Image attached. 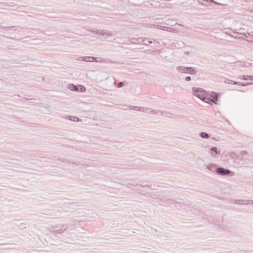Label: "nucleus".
Here are the masks:
<instances>
[{
    "label": "nucleus",
    "instance_id": "1",
    "mask_svg": "<svg viewBox=\"0 0 253 253\" xmlns=\"http://www.w3.org/2000/svg\"><path fill=\"white\" fill-rule=\"evenodd\" d=\"M68 226L65 223L54 224L50 225L48 228L49 231L55 234H61L67 229Z\"/></svg>",
    "mask_w": 253,
    "mask_h": 253
},
{
    "label": "nucleus",
    "instance_id": "2",
    "mask_svg": "<svg viewBox=\"0 0 253 253\" xmlns=\"http://www.w3.org/2000/svg\"><path fill=\"white\" fill-rule=\"evenodd\" d=\"M193 91L194 92V95L199 98L201 100L205 102H208V100H210V99L205 96V91L202 90L201 88H197L194 87Z\"/></svg>",
    "mask_w": 253,
    "mask_h": 253
},
{
    "label": "nucleus",
    "instance_id": "3",
    "mask_svg": "<svg viewBox=\"0 0 253 253\" xmlns=\"http://www.w3.org/2000/svg\"><path fill=\"white\" fill-rule=\"evenodd\" d=\"M177 70L181 73H187L192 75H195L197 73V71L192 67L178 66L177 67Z\"/></svg>",
    "mask_w": 253,
    "mask_h": 253
},
{
    "label": "nucleus",
    "instance_id": "4",
    "mask_svg": "<svg viewBox=\"0 0 253 253\" xmlns=\"http://www.w3.org/2000/svg\"><path fill=\"white\" fill-rule=\"evenodd\" d=\"M231 172L230 170L223 168H218L216 170V173L220 175H226L230 174Z\"/></svg>",
    "mask_w": 253,
    "mask_h": 253
},
{
    "label": "nucleus",
    "instance_id": "5",
    "mask_svg": "<svg viewBox=\"0 0 253 253\" xmlns=\"http://www.w3.org/2000/svg\"><path fill=\"white\" fill-rule=\"evenodd\" d=\"M218 168H216V165L214 164H210L207 166V169L212 172L215 171Z\"/></svg>",
    "mask_w": 253,
    "mask_h": 253
},
{
    "label": "nucleus",
    "instance_id": "6",
    "mask_svg": "<svg viewBox=\"0 0 253 253\" xmlns=\"http://www.w3.org/2000/svg\"><path fill=\"white\" fill-rule=\"evenodd\" d=\"M146 40V39L143 40L142 38H132V39H130V42L133 43L137 44V43H141L142 42H145Z\"/></svg>",
    "mask_w": 253,
    "mask_h": 253
},
{
    "label": "nucleus",
    "instance_id": "7",
    "mask_svg": "<svg viewBox=\"0 0 253 253\" xmlns=\"http://www.w3.org/2000/svg\"><path fill=\"white\" fill-rule=\"evenodd\" d=\"M149 110H150L149 108L143 107V108H142L141 112H145L147 113H150L151 112L152 113H161V114H163V113L160 110L157 111L156 112H155L154 110H152V111L150 112Z\"/></svg>",
    "mask_w": 253,
    "mask_h": 253
},
{
    "label": "nucleus",
    "instance_id": "8",
    "mask_svg": "<svg viewBox=\"0 0 253 253\" xmlns=\"http://www.w3.org/2000/svg\"><path fill=\"white\" fill-rule=\"evenodd\" d=\"M214 94H212L211 95L212 99H210V100H209L210 102H212L215 104H216V101H217L218 95L215 93H213Z\"/></svg>",
    "mask_w": 253,
    "mask_h": 253
},
{
    "label": "nucleus",
    "instance_id": "9",
    "mask_svg": "<svg viewBox=\"0 0 253 253\" xmlns=\"http://www.w3.org/2000/svg\"><path fill=\"white\" fill-rule=\"evenodd\" d=\"M249 200H238L235 201V203L238 205H242V204H250V203H248Z\"/></svg>",
    "mask_w": 253,
    "mask_h": 253
},
{
    "label": "nucleus",
    "instance_id": "10",
    "mask_svg": "<svg viewBox=\"0 0 253 253\" xmlns=\"http://www.w3.org/2000/svg\"><path fill=\"white\" fill-rule=\"evenodd\" d=\"M94 60H95L96 62H98L97 60L95 59V57L92 56H85L84 57V58L83 59L84 61L86 62H91Z\"/></svg>",
    "mask_w": 253,
    "mask_h": 253
},
{
    "label": "nucleus",
    "instance_id": "11",
    "mask_svg": "<svg viewBox=\"0 0 253 253\" xmlns=\"http://www.w3.org/2000/svg\"><path fill=\"white\" fill-rule=\"evenodd\" d=\"M211 150L212 151V155L214 157L220 153V151H218L217 148L215 147H213Z\"/></svg>",
    "mask_w": 253,
    "mask_h": 253
},
{
    "label": "nucleus",
    "instance_id": "12",
    "mask_svg": "<svg viewBox=\"0 0 253 253\" xmlns=\"http://www.w3.org/2000/svg\"><path fill=\"white\" fill-rule=\"evenodd\" d=\"M246 37V40L248 42H252L253 41V36L251 35L249 33H247L245 35Z\"/></svg>",
    "mask_w": 253,
    "mask_h": 253
},
{
    "label": "nucleus",
    "instance_id": "13",
    "mask_svg": "<svg viewBox=\"0 0 253 253\" xmlns=\"http://www.w3.org/2000/svg\"><path fill=\"white\" fill-rule=\"evenodd\" d=\"M241 66L244 67H249L250 66L253 67V63H249L248 62H244L242 63Z\"/></svg>",
    "mask_w": 253,
    "mask_h": 253
},
{
    "label": "nucleus",
    "instance_id": "14",
    "mask_svg": "<svg viewBox=\"0 0 253 253\" xmlns=\"http://www.w3.org/2000/svg\"><path fill=\"white\" fill-rule=\"evenodd\" d=\"M243 78V79L245 80H250L252 81H253V76H249V75H242V76ZM241 79H242V77H240Z\"/></svg>",
    "mask_w": 253,
    "mask_h": 253
},
{
    "label": "nucleus",
    "instance_id": "15",
    "mask_svg": "<svg viewBox=\"0 0 253 253\" xmlns=\"http://www.w3.org/2000/svg\"><path fill=\"white\" fill-rule=\"evenodd\" d=\"M69 88L72 91H78L79 90L78 87L74 84H70L69 86Z\"/></svg>",
    "mask_w": 253,
    "mask_h": 253
},
{
    "label": "nucleus",
    "instance_id": "16",
    "mask_svg": "<svg viewBox=\"0 0 253 253\" xmlns=\"http://www.w3.org/2000/svg\"><path fill=\"white\" fill-rule=\"evenodd\" d=\"M200 136L203 138H208L210 137L209 134L204 132L200 133Z\"/></svg>",
    "mask_w": 253,
    "mask_h": 253
},
{
    "label": "nucleus",
    "instance_id": "17",
    "mask_svg": "<svg viewBox=\"0 0 253 253\" xmlns=\"http://www.w3.org/2000/svg\"><path fill=\"white\" fill-rule=\"evenodd\" d=\"M111 35V34L109 33H107L106 30H102L100 31V36H106Z\"/></svg>",
    "mask_w": 253,
    "mask_h": 253
},
{
    "label": "nucleus",
    "instance_id": "18",
    "mask_svg": "<svg viewBox=\"0 0 253 253\" xmlns=\"http://www.w3.org/2000/svg\"><path fill=\"white\" fill-rule=\"evenodd\" d=\"M16 27L15 26H11V27H4V28L5 29V30H15L16 29L15 28Z\"/></svg>",
    "mask_w": 253,
    "mask_h": 253
},
{
    "label": "nucleus",
    "instance_id": "19",
    "mask_svg": "<svg viewBox=\"0 0 253 253\" xmlns=\"http://www.w3.org/2000/svg\"><path fill=\"white\" fill-rule=\"evenodd\" d=\"M235 81H233L232 80H229V79H226L224 81V82L226 84H233V83Z\"/></svg>",
    "mask_w": 253,
    "mask_h": 253
},
{
    "label": "nucleus",
    "instance_id": "20",
    "mask_svg": "<svg viewBox=\"0 0 253 253\" xmlns=\"http://www.w3.org/2000/svg\"><path fill=\"white\" fill-rule=\"evenodd\" d=\"M202 0L204 1L208 2L209 3H214L216 4H218V3L217 2H215L213 0Z\"/></svg>",
    "mask_w": 253,
    "mask_h": 253
},
{
    "label": "nucleus",
    "instance_id": "21",
    "mask_svg": "<svg viewBox=\"0 0 253 253\" xmlns=\"http://www.w3.org/2000/svg\"><path fill=\"white\" fill-rule=\"evenodd\" d=\"M77 119V120H79V118L77 117H73V116H70V120L73 121L74 122H76V121L75 119Z\"/></svg>",
    "mask_w": 253,
    "mask_h": 253
},
{
    "label": "nucleus",
    "instance_id": "22",
    "mask_svg": "<svg viewBox=\"0 0 253 253\" xmlns=\"http://www.w3.org/2000/svg\"><path fill=\"white\" fill-rule=\"evenodd\" d=\"M247 152L246 151H243L241 152V155L242 157H245L247 154Z\"/></svg>",
    "mask_w": 253,
    "mask_h": 253
},
{
    "label": "nucleus",
    "instance_id": "23",
    "mask_svg": "<svg viewBox=\"0 0 253 253\" xmlns=\"http://www.w3.org/2000/svg\"><path fill=\"white\" fill-rule=\"evenodd\" d=\"M253 84V83H251V82L246 83H242V86H246V85H251V84Z\"/></svg>",
    "mask_w": 253,
    "mask_h": 253
},
{
    "label": "nucleus",
    "instance_id": "24",
    "mask_svg": "<svg viewBox=\"0 0 253 253\" xmlns=\"http://www.w3.org/2000/svg\"><path fill=\"white\" fill-rule=\"evenodd\" d=\"M124 85V83H123V82H119V83H118V84L117 86H118V88H121V87H122Z\"/></svg>",
    "mask_w": 253,
    "mask_h": 253
},
{
    "label": "nucleus",
    "instance_id": "25",
    "mask_svg": "<svg viewBox=\"0 0 253 253\" xmlns=\"http://www.w3.org/2000/svg\"><path fill=\"white\" fill-rule=\"evenodd\" d=\"M20 227L21 228H22V229H25L26 228V224L25 223H22L20 224Z\"/></svg>",
    "mask_w": 253,
    "mask_h": 253
},
{
    "label": "nucleus",
    "instance_id": "26",
    "mask_svg": "<svg viewBox=\"0 0 253 253\" xmlns=\"http://www.w3.org/2000/svg\"><path fill=\"white\" fill-rule=\"evenodd\" d=\"M172 203H173V200H172L169 199L166 201L167 204H172Z\"/></svg>",
    "mask_w": 253,
    "mask_h": 253
},
{
    "label": "nucleus",
    "instance_id": "27",
    "mask_svg": "<svg viewBox=\"0 0 253 253\" xmlns=\"http://www.w3.org/2000/svg\"><path fill=\"white\" fill-rule=\"evenodd\" d=\"M80 88H81V91H82V92H84L85 90V88L84 86H83V85L81 86Z\"/></svg>",
    "mask_w": 253,
    "mask_h": 253
},
{
    "label": "nucleus",
    "instance_id": "28",
    "mask_svg": "<svg viewBox=\"0 0 253 253\" xmlns=\"http://www.w3.org/2000/svg\"><path fill=\"white\" fill-rule=\"evenodd\" d=\"M142 108L138 106H135V110L141 111Z\"/></svg>",
    "mask_w": 253,
    "mask_h": 253
},
{
    "label": "nucleus",
    "instance_id": "29",
    "mask_svg": "<svg viewBox=\"0 0 253 253\" xmlns=\"http://www.w3.org/2000/svg\"><path fill=\"white\" fill-rule=\"evenodd\" d=\"M246 34H241V37H238L239 39H243V40H246V39L244 37V36H245Z\"/></svg>",
    "mask_w": 253,
    "mask_h": 253
},
{
    "label": "nucleus",
    "instance_id": "30",
    "mask_svg": "<svg viewBox=\"0 0 253 253\" xmlns=\"http://www.w3.org/2000/svg\"><path fill=\"white\" fill-rule=\"evenodd\" d=\"M242 83L241 82H234L233 83V84H237V85H242Z\"/></svg>",
    "mask_w": 253,
    "mask_h": 253
},
{
    "label": "nucleus",
    "instance_id": "31",
    "mask_svg": "<svg viewBox=\"0 0 253 253\" xmlns=\"http://www.w3.org/2000/svg\"><path fill=\"white\" fill-rule=\"evenodd\" d=\"M191 77L189 76H188V77H186V78H185V80L186 81H190L191 80Z\"/></svg>",
    "mask_w": 253,
    "mask_h": 253
},
{
    "label": "nucleus",
    "instance_id": "32",
    "mask_svg": "<svg viewBox=\"0 0 253 253\" xmlns=\"http://www.w3.org/2000/svg\"><path fill=\"white\" fill-rule=\"evenodd\" d=\"M233 34L234 35H235L236 36H238V35H241V33H240L239 32H233Z\"/></svg>",
    "mask_w": 253,
    "mask_h": 253
},
{
    "label": "nucleus",
    "instance_id": "33",
    "mask_svg": "<svg viewBox=\"0 0 253 253\" xmlns=\"http://www.w3.org/2000/svg\"><path fill=\"white\" fill-rule=\"evenodd\" d=\"M146 41L148 43H152V41L151 40L150 41H149L148 39H146V40L145 41Z\"/></svg>",
    "mask_w": 253,
    "mask_h": 253
},
{
    "label": "nucleus",
    "instance_id": "34",
    "mask_svg": "<svg viewBox=\"0 0 253 253\" xmlns=\"http://www.w3.org/2000/svg\"><path fill=\"white\" fill-rule=\"evenodd\" d=\"M217 221L214 222L213 224L215 225H218V226L221 227V225L219 223L217 224Z\"/></svg>",
    "mask_w": 253,
    "mask_h": 253
},
{
    "label": "nucleus",
    "instance_id": "35",
    "mask_svg": "<svg viewBox=\"0 0 253 253\" xmlns=\"http://www.w3.org/2000/svg\"><path fill=\"white\" fill-rule=\"evenodd\" d=\"M84 58V57H80L79 58V61H84L83 59Z\"/></svg>",
    "mask_w": 253,
    "mask_h": 253
},
{
    "label": "nucleus",
    "instance_id": "36",
    "mask_svg": "<svg viewBox=\"0 0 253 253\" xmlns=\"http://www.w3.org/2000/svg\"><path fill=\"white\" fill-rule=\"evenodd\" d=\"M248 203H251L252 204H253V200H249V201H248Z\"/></svg>",
    "mask_w": 253,
    "mask_h": 253
},
{
    "label": "nucleus",
    "instance_id": "37",
    "mask_svg": "<svg viewBox=\"0 0 253 253\" xmlns=\"http://www.w3.org/2000/svg\"><path fill=\"white\" fill-rule=\"evenodd\" d=\"M129 109H131V110L132 109H135V106H129Z\"/></svg>",
    "mask_w": 253,
    "mask_h": 253
},
{
    "label": "nucleus",
    "instance_id": "38",
    "mask_svg": "<svg viewBox=\"0 0 253 253\" xmlns=\"http://www.w3.org/2000/svg\"><path fill=\"white\" fill-rule=\"evenodd\" d=\"M96 34L100 36V31H97L96 32Z\"/></svg>",
    "mask_w": 253,
    "mask_h": 253
},
{
    "label": "nucleus",
    "instance_id": "39",
    "mask_svg": "<svg viewBox=\"0 0 253 253\" xmlns=\"http://www.w3.org/2000/svg\"><path fill=\"white\" fill-rule=\"evenodd\" d=\"M172 1V2L171 3V4H177L176 2H174V1Z\"/></svg>",
    "mask_w": 253,
    "mask_h": 253
},
{
    "label": "nucleus",
    "instance_id": "40",
    "mask_svg": "<svg viewBox=\"0 0 253 253\" xmlns=\"http://www.w3.org/2000/svg\"><path fill=\"white\" fill-rule=\"evenodd\" d=\"M143 187H147L151 188V186H149V185H145V186H143Z\"/></svg>",
    "mask_w": 253,
    "mask_h": 253
},
{
    "label": "nucleus",
    "instance_id": "41",
    "mask_svg": "<svg viewBox=\"0 0 253 253\" xmlns=\"http://www.w3.org/2000/svg\"><path fill=\"white\" fill-rule=\"evenodd\" d=\"M143 44H144V45H148V43L145 42L144 43H143Z\"/></svg>",
    "mask_w": 253,
    "mask_h": 253
},
{
    "label": "nucleus",
    "instance_id": "42",
    "mask_svg": "<svg viewBox=\"0 0 253 253\" xmlns=\"http://www.w3.org/2000/svg\"><path fill=\"white\" fill-rule=\"evenodd\" d=\"M200 4H201V5H205H205L203 2H200Z\"/></svg>",
    "mask_w": 253,
    "mask_h": 253
},
{
    "label": "nucleus",
    "instance_id": "43",
    "mask_svg": "<svg viewBox=\"0 0 253 253\" xmlns=\"http://www.w3.org/2000/svg\"><path fill=\"white\" fill-rule=\"evenodd\" d=\"M179 4H182V3L181 2H178Z\"/></svg>",
    "mask_w": 253,
    "mask_h": 253
},
{
    "label": "nucleus",
    "instance_id": "44",
    "mask_svg": "<svg viewBox=\"0 0 253 253\" xmlns=\"http://www.w3.org/2000/svg\"><path fill=\"white\" fill-rule=\"evenodd\" d=\"M226 33L227 34H228V32H226Z\"/></svg>",
    "mask_w": 253,
    "mask_h": 253
}]
</instances>
